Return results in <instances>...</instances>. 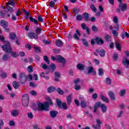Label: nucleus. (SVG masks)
I'll return each mask as SVG.
<instances>
[{
  "instance_id": "nucleus-19",
  "label": "nucleus",
  "mask_w": 129,
  "mask_h": 129,
  "mask_svg": "<svg viewBox=\"0 0 129 129\" xmlns=\"http://www.w3.org/2000/svg\"><path fill=\"white\" fill-rule=\"evenodd\" d=\"M57 114H58V112L57 111H51L50 112V116L53 118L56 117V116H57Z\"/></svg>"
},
{
  "instance_id": "nucleus-2",
  "label": "nucleus",
  "mask_w": 129,
  "mask_h": 129,
  "mask_svg": "<svg viewBox=\"0 0 129 129\" xmlns=\"http://www.w3.org/2000/svg\"><path fill=\"white\" fill-rule=\"evenodd\" d=\"M6 43H7L8 45H4L2 46V49H3V51H5L6 53H10L13 58H17V57L19 56V53L18 52L13 51V48H12V46H11V43H10V42H6Z\"/></svg>"
},
{
  "instance_id": "nucleus-30",
  "label": "nucleus",
  "mask_w": 129,
  "mask_h": 129,
  "mask_svg": "<svg viewBox=\"0 0 129 129\" xmlns=\"http://www.w3.org/2000/svg\"><path fill=\"white\" fill-rule=\"evenodd\" d=\"M3 60L4 61H8L9 59H10V56L7 54H5L2 57Z\"/></svg>"
},
{
  "instance_id": "nucleus-14",
  "label": "nucleus",
  "mask_w": 129,
  "mask_h": 129,
  "mask_svg": "<svg viewBox=\"0 0 129 129\" xmlns=\"http://www.w3.org/2000/svg\"><path fill=\"white\" fill-rule=\"evenodd\" d=\"M54 74H55L54 80L57 82H58V81H59V79L60 77H61V74H60V73L58 72H55Z\"/></svg>"
},
{
  "instance_id": "nucleus-29",
  "label": "nucleus",
  "mask_w": 129,
  "mask_h": 129,
  "mask_svg": "<svg viewBox=\"0 0 129 129\" xmlns=\"http://www.w3.org/2000/svg\"><path fill=\"white\" fill-rule=\"evenodd\" d=\"M55 44L57 47H61L63 45V42L61 40H58L55 41Z\"/></svg>"
},
{
  "instance_id": "nucleus-61",
  "label": "nucleus",
  "mask_w": 129,
  "mask_h": 129,
  "mask_svg": "<svg viewBox=\"0 0 129 129\" xmlns=\"http://www.w3.org/2000/svg\"><path fill=\"white\" fill-rule=\"evenodd\" d=\"M43 43H44L45 44V45H50V44H51V42H50V41H48V40H43Z\"/></svg>"
},
{
  "instance_id": "nucleus-34",
  "label": "nucleus",
  "mask_w": 129,
  "mask_h": 129,
  "mask_svg": "<svg viewBox=\"0 0 129 129\" xmlns=\"http://www.w3.org/2000/svg\"><path fill=\"white\" fill-rule=\"evenodd\" d=\"M99 55L101 57H103L105 55V51L104 49H101L99 51Z\"/></svg>"
},
{
  "instance_id": "nucleus-24",
  "label": "nucleus",
  "mask_w": 129,
  "mask_h": 129,
  "mask_svg": "<svg viewBox=\"0 0 129 129\" xmlns=\"http://www.w3.org/2000/svg\"><path fill=\"white\" fill-rule=\"evenodd\" d=\"M123 64H124V65H127L126 67V68H128L129 60H128V59H126V57H124L123 58Z\"/></svg>"
},
{
  "instance_id": "nucleus-31",
  "label": "nucleus",
  "mask_w": 129,
  "mask_h": 129,
  "mask_svg": "<svg viewBox=\"0 0 129 129\" xmlns=\"http://www.w3.org/2000/svg\"><path fill=\"white\" fill-rule=\"evenodd\" d=\"M56 91V88H55L53 87H50L47 89V91L49 92V93H50V92H54V91Z\"/></svg>"
},
{
  "instance_id": "nucleus-4",
  "label": "nucleus",
  "mask_w": 129,
  "mask_h": 129,
  "mask_svg": "<svg viewBox=\"0 0 129 129\" xmlns=\"http://www.w3.org/2000/svg\"><path fill=\"white\" fill-rule=\"evenodd\" d=\"M29 95L27 94H24L22 97V103L25 107L28 106L29 103Z\"/></svg>"
},
{
  "instance_id": "nucleus-58",
  "label": "nucleus",
  "mask_w": 129,
  "mask_h": 129,
  "mask_svg": "<svg viewBox=\"0 0 129 129\" xmlns=\"http://www.w3.org/2000/svg\"><path fill=\"white\" fill-rule=\"evenodd\" d=\"M37 20H38L39 22H40L41 23H43L44 22L43 18L41 16H38Z\"/></svg>"
},
{
  "instance_id": "nucleus-26",
  "label": "nucleus",
  "mask_w": 129,
  "mask_h": 129,
  "mask_svg": "<svg viewBox=\"0 0 129 129\" xmlns=\"http://www.w3.org/2000/svg\"><path fill=\"white\" fill-rule=\"evenodd\" d=\"M84 67H85L84 65L83 64H81V63H79L77 66V68L79 70H84Z\"/></svg>"
},
{
  "instance_id": "nucleus-12",
  "label": "nucleus",
  "mask_w": 129,
  "mask_h": 129,
  "mask_svg": "<svg viewBox=\"0 0 129 129\" xmlns=\"http://www.w3.org/2000/svg\"><path fill=\"white\" fill-rule=\"evenodd\" d=\"M100 97L101 100H102V101H104V102H106L107 103H108V102H109V100L108 99V98H107V97L103 96V95H102V94H100Z\"/></svg>"
},
{
  "instance_id": "nucleus-33",
  "label": "nucleus",
  "mask_w": 129,
  "mask_h": 129,
  "mask_svg": "<svg viewBox=\"0 0 129 129\" xmlns=\"http://www.w3.org/2000/svg\"><path fill=\"white\" fill-rule=\"evenodd\" d=\"M6 8L8 10V11L10 12L11 14L14 12V9H13V8H12L11 6L9 5H6Z\"/></svg>"
},
{
  "instance_id": "nucleus-18",
  "label": "nucleus",
  "mask_w": 129,
  "mask_h": 129,
  "mask_svg": "<svg viewBox=\"0 0 129 129\" xmlns=\"http://www.w3.org/2000/svg\"><path fill=\"white\" fill-rule=\"evenodd\" d=\"M67 102L69 105L71 104V102H72V95H69L67 97Z\"/></svg>"
},
{
  "instance_id": "nucleus-8",
  "label": "nucleus",
  "mask_w": 129,
  "mask_h": 129,
  "mask_svg": "<svg viewBox=\"0 0 129 129\" xmlns=\"http://www.w3.org/2000/svg\"><path fill=\"white\" fill-rule=\"evenodd\" d=\"M121 1L122 0H118V2H119L120 4L119 5V8L122 11V12H124V11L126 10V8H127V6L126 4H122L121 3Z\"/></svg>"
},
{
  "instance_id": "nucleus-46",
  "label": "nucleus",
  "mask_w": 129,
  "mask_h": 129,
  "mask_svg": "<svg viewBox=\"0 0 129 129\" xmlns=\"http://www.w3.org/2000/svg\"><path fill=\"white\" fill-rule=\"evenodd\" d=\"M113 59L115 61H116V60H117V59H118V54H117V53H116L114 54V55L113 56Z\"/></svg>"
},
{
  "instance_id": "nucleus-6",
  "label": "nucleus",
  "mask_w": 129,
  "mask_h": 129,
  "mask_svg": "<svg viewBox=\"0 0 129 129\" xmlns=\"http://www.w3.org/2000/svg\"><path fill=\"white\" fill-rule=\"evenodd\" d=\"M51 60L52 61H57L58 62H60V63H64L65 62V59L62 57L61 55H57L56 57L54 56H51Z\"/></svg>"
},
{
  "instance_id": "nucleus-21",
  "label": "nucleus",
  "mask_w": 129,
  "mask_h": 129,
  "mask_svg": "<svg viewBox=\"0 0 129 129\" xmlns=\"http://www.w3.org/2000/svg\"><path fill=\"white\" fill-rule=\"evenodd\" d=\"M7 6H12V7H15L16 6V2L13 0H10L9 2L6 3Z\"/></svg>"
},
{
  "instance_id": "nucleus-37",
  "label": "nucleus",
  "mask_w": 129,
  "mask_h": 129,
  "mask_svg": "<svg viewBox=\"0 0 129 129\" xmlns=\"http://www.w3.org/2000/svg\"><path fill=\"white\" fill-rule=\"evenodd\" d=\"M74 82L75 83V84H79L80 83H82V81H81V80L80 79H76L74 80Z\"/></svg>"
},
{
  "instance_id": "nucleus-41",
  "label": "nucleus",
  "mask_w": 129,
  "mask_h": 129,
  "mask_svg": "<svg viewBox=\"0 0 129 129\" xmlns=\"http://www.w3.org/2000/svg\"><path fill=\"white\" fill-rule=\"evenodd\" d=\"M27 70L29 73H32V72H33V68H32V66H29L27 67Z\"/></svg>"
},
{
  "instance_id": "nucleus-20",
  "label": "nucleus",
  "mask_w": 129,
  "mask_h": 129,
  "mask_svg": "<svg viewBox=\"0 0 129 129\" xmlns=\"http://www.w3.org/2000/svg\"><path fill=\"white\" fill-rule=\"evenodd\" d=\"M20 112L18 110H14L11 112V115L12 116H18Z\"/></svg>"
},
{
  "instance_id": "nucleus-7",
  "label": "nucleus",
  "mask_w": 129,
  "mask_h": 129,
  "mask_svg": "<svg viewBox=\"0 0 129 129\" xmlns=\"http://www.w3.org/2000/svg\"><path fill=\"white\" fill-rule=\"evenodd\" d=\"M96 124H93L92 125V127H93L94 129H100L101 128V124L102 123V121L99 119H96Z\"/></svg>"
},
{
  "instance_id": "nucleus-17",
  "label": "nucleus",
  "mask_w": 129,
  "mask_h": 129,
  "mask_svg": "<svg viewBox=\"0 0 129 129\" xmlns=\"http://www.w3.org/2000/svg\"><path fill=\"white\" fill-rule=\"evenodd\" d=\"M101 105V103H100V102H97V103H96L94 108V112H96V111H97V109L98 108V107H100Z\"/></svg>"
},
{
  "instance_id": "nucleus-13",
  "label": "nucleus",
  "mask_w": 129,
  "mask_h": 129,
  "mask_svg": "<svg viewBox=\"0 0 129 129\" xmlns=\"http://www.w3.org/2000/svg\"><path fill=\"white\" fill-rule=\"evenodd\" d=\"M100 107L102 112H103V113H104L106 112V111H107V107L106 106V105H105V104H101V105H100Z\"/></svg>"
},
{
  "instance_id": "nucleus-57",
  "label": "nucleus",
  "mask_w": 129,
  "mask_h": 129,
  "mask_svg": "<svg viewBox=\"0 0 129 129\" xmlns=\"http://www.w3.org/2000/svg\"><path fill=\"white\" fill-rule=\"evenodd\" d=\"M115 44L116 45V49H117V50L119 51H120V45H119V44H118L117 42H116Z\"/></svg>"
},
{
  "instance_id": "nucleus-11",
  "label": "nucleus",
  "mask_w": 129,
  "mask_h": 129,
  "mask_svg": "<svg viewBox=\"0 0 129 129\" xmlns=\"http://www.w3.org/2000/svg\"><path fill=\"white\" fill-rule=\"evenodd\" d=\"M28 36L30 39H35V40L38 39V35L33 32L29 33Z\"/></svg>"
},
{
  "instance_id": "nucleus-3",
  "label": "nucleus",
  "mask_w": 129,
  "mask_h": 129,
  "mask_svg": "<svg viewBox=\"0 0 129 129\" xmlns=\"http://www.w3.org/2000/svg\"><path fill=\"white\" fill-rule=\"evenodd\" d=\"M18 79L20 83H22V84H24V83H26V82H27V76L26 75V74L24 73H21L19 74Z\"/></svg>"
},
{
  "instance_id": "nucleus-42",
  "label": "nucleus",
  "mask_w": 129,
  "mask_h": 129,
  "mask_svg": "<svg viewBox=\"0 0 129 129\" xmlns=\"http://www.w3.org/2000/svg\"><path fill=\"white\" fill-rule=\"evenodd\" d=\"M30 94H31V95H33V96H36L38 94V93H37V92H36V91L31 90L30 91Z\"/></svg>"
},
{
  "instance_id": "nucleus-47",
  "label": "nucleus",
  "mask_w": 129,
  "mask_h": 129,
  "mask_svg": "<svg viewBox=\"0 0 129 129\" xmlns=\"http://www.w3.org/2000/svg\"><path fill=\"white\" fill-rule=\"evenodd\" d=\"M98 73L99 75H100V76H102V75H103V69L100 68L99 69Z\"/></svg>"
},
{
  "instance_id": "nucleus-45",
  "label": "nucleus",
  "mask_w": 129,
  "mask_h": 129,
  "mask_svg": "<svg viewBox=\"0 0 129 129\" xmlns=\"http://www.w3.org/2000/svg\"><path fill=\"white\" fill-rule=\"evenodd\" d=\"M92 31H93V32H97L98 31V29H97V27H96V26H95V25H93L92 26Z\"/></svg>"
},
{
  "instance_id": "nucleus-38",
  "label": "nucleus",
  "mask_w": 129,
  "mask_h": 129,
  "mask_svg": "<svg viewBox=\"0 0 129 129\" xmlns=\"http://www.w3.org/2000/svg\"><path fill=\"white\" fill-rule=\"evenodd\" d=\"M74 89L77 91L80 90V89H81V86L78 84H76L74 86Z\"/></svg>"
},
{
  "instance_id": "nucleus-28",
  "label": "nucleus",
  "mask_w": 129,
  "mask_h": 129,
  "mask_svg": "<svg viewBox=\"0 0 129 129\" xmlns=\"http://www.w3.org/2000/svg\"><path fill=\"white\" fill-rule=\"evenodd\" d=\"M29 19L31 22H32V23H34V24H35V25H38V24H39V23L38 22V20H36L35 18L32 17H29Z\"/></svg>"
},
{
  "instance_id": "nucleus-44",
  "label": "nucleus",
  "mask_w": 129,
  "mask_h": 129,
  "mask_svg": "<svg viewBox=\"0 0 129 129\" xmlns=\"http://www.w3.org/2000/svg\"><path fill=\"white\" fill-rule=\"evenodd\" d=\"M120 96H123L125 94V90H121L119 93Z\"/></svg>"
},
{
  "instance_id": "nucleus-64",
  "label": "nucleus",
  "mask_w": 129,
  "mask_h": 129,
  "mask_svg": "<svg viewBox=\"0 0 129 129\" xmlns=\"http://www.w3.org/2000/svg\"><path fill=\"white\" fill-rule=\"evenodd\" d=\"M109 37L110 36L109 35H106V36H105V40L107 42L109 40Z\"/></svg>"
},
{
  "instance_id": "nucleus-59",
  "label": "nucleus",
  "mask_w": 129,
  "mask_h": 129,
  "mask_svg": "<svg viewBox=\"0 0 129 129\" xmlns=\"http://www.w3.org/2000/svg\"><path fill=\"white\" fill-rule=\"evenodd\" d=\"M28 116L29 118H30V119H32L33 117H34V115L31 112L28 113Z\"/></svg>"
},
{
  "instance_id": "nucleus-36",
  "label": "nucleus",
  "mask_w": 129,
  "mask_h": 129,
  "mask_svg": "<svg viewBox=\"0 0 129 129\" xmlns=\"http://www.w3.org/2000/svg\"><path fill=\"white\" fill-rule=\"evenodd\" d=\"M82 41H83V45H84V46H85V47L88 46V42L87 41V40L86 39L83 38L82 39Z\"/></svg>"
},
{
  "instance_id": "nucleus-10",
  "label": "nucleus",
  "mask_w": 129,
  "mask_h": 129,
  "mask_svg": "<svg viewBox=\"0 0 129 129\" xmlns=\"http://www.w3.org/2000/svg\"><path fill=\"white\" fill-rule=\"evenodd\" d=\"M88 74H92V75H96V72L94 70V69L92 67H89L88 68Z\"/></svg>"
},
{
  "instance_id": "nucleus-43",
  "label": "nucleus",
  "mask_w": 129,
  "mask_h": 129,
  "mask_svg": "<svg viewBox=\"0 0 129 129\" xmlns=\"http://www.w3.org/2000/svg\"><path fill=\"white\" fill-rule=\"evenodd\" d=\"M43 59H44V61H45V62H46V63L47 64H50V61H49V59L48 58V56H47L46 55H45L43 57Z\"/></svg>"
},
{
  "instance_id": "nucleus-32",
  "label": "nucleus",
  "mask_w": 129,
  "mask_h": 129,
  "mask_svg": "<svg viewBox=\"0 0 129 129\" xmlns=\"http://www.w3.org/2000/svg\"><path fill=\"white\" fill-rule=\"evenodd\" d=\"M96 42L97 44H103L104 43L103 40L98 37L96 38Z\"/></svg>"
},
{
  "instance_id": "nucleus-15",
  "label": "nucleus",
  "mask_w": 129,
  "mask_h": 129,
  "mask_svg": "<svg viewBox=\"0 0 129 129\" xmlns=\"http://www.w3.org/2000/svg\"><path fill=\"white\" fill-rule=\"evenodd\" d=\"M83 30H86L88 34H90V29L88 28V27H86V25L85 23H83L81 25Z\"/></svg>"
},
{
  "instance_id": "nucleus-55",
  "label": "nucleus",
  "mask_w": 129,
  "mask_h": 129,
  "mask_svg": "<svg viewBox=\"0 0 129 129\" xmlns=\"http://www.w3.org/2000/svg\"><path fill=\"white\" fill-rule=\"evenodd\" d=\"M106 80L107 84H108L109 85H110V84H111V81L110 80V79L109 78H107L106 79Z\"/></svg>"
},
{
  "instance_id": "nucleus-39",
  "label": "nucleus",
  "mask_w": 129,
  "mask_h": 129,
  "mask_svg": "<svg viewBox=\"0 0 129 129\" xmlns=\"http://www.w3.org/2000/svg\"><path fill=\"white\" fill-rule=\"evenodd\" d=\"M40 76L42 78H45L46 80H48V79H49V77L46 76L45 75V73H42V74L40 75Z\"/></svg>"
},
{
  "instance_id": "nucleus-53",
  "label": "nucleus",
  "mask_w": 129,
  "mask_h": 129,
  "mask_svg": "<svg viewBox=\"0 0 129 129\" xmlns=\"http://www.w3.org/2000/svg\"><path fill=\"white\" fill-rule=\"evenodd\" d=\"M49 5L50 8H54V6H55V2L51 1L49 2Z\"/></svg>"
},
{
  "instance_id": "nucleus-48",
  "label": "nucleus",
  "mask_w": 129,
  "mask_h": 129,
  "mask_svg": "<svg viewBox=\"0 0 129 129\" xmlns=\"http://www.w3.org/2000/svg\"><path fill=\"white\" fill-rule=\"evenodd\" d=\"M15 121L12 120L9 121V125L11 126H15Z\"/></svg>"
},
{
  "instance_id": "nucleus-22",
  "label": "nucleus",
  "mask_w": 129,
  "mask_h": 129,
  "mask_svg": "<svg viewBox=\"0 0 129 129\" xmlns=\"http://www.w3.org/2000/svg\"><path fill=\"white\" fill-rule=\"evenodd\" d=\"M35 33L37 36L38 35H40L41 33H42V28L38 27H36L35 29Z\"/></svg>"
},
{
  "instance_id": "nucleus-50",
  "label": "nucleus",
  "mask_w": 129,
  "mask_h": 129,
  "mask_svg": "<svg viewBox=\"0 0 129 129\" xmlns=\"http://www.w3.org/2000/svg\"><path fill=\"white\" fill-rule=\"evenodd\" d=\"M84 17L86 22L88 21V13H85L84 14Z\"/></svg>"
},
{
  "instance_id": "nucleus-25",
  "label": "nucleus",
  "mask_w": 129,
  "mask_h": 129,
  "mask_svg": "<svg viewBox=\"0 0 129 129\" xmlns=\"http://www.w3.org/2000/svg\"><path fill=\"white\" fill-rule=\"evenodd\" d=\"M13 86L15 89H18V88H19V86H20V83L18 82H13Z\"/></svg>"
},
{
  "instance_id": "nucleus-5",
  "label": "nucleus",
  "mask_w": 129,
  "mask_h": 129,
  "mask_svg": "<svg viewBox=\"0 0 129 129\" xmlns=\"http://www.w3.org/2000/svg\"><path fill=\"white\" fill-rule=\"evenodd\" d=\"M56 103L60 108H62L63 109H67V104L65 102L62 103V102H61V100L56 99Z\"/></svg>"
},
{
  "instance_id": "nucleus-9",
  "label": "nucleus",
  "mask_w": 129,
  "mask_h": 129,
  "mask_svg": "<svg viewBox=\"0 0 129 129\" xmlns=\"http://www.w3.org/2000/svg\"><path fill=\"white\" fill-rule=\"evenodd\" d=\"M81 36V33L79 30H76V33L74 34L73 38H75V40H79V37Z\"/></svg>"
},
{
  "instance_id": "nucleus-16",
  "label": "nucleus",
  "mask_w": 129,
  "mask_h": 129,
  "mask_svg": "<svg viewBox=\"0 0 129 129\" xmlns=\"http://www.w3.org/2000/svg\"><path fill=\"white\" fill-rule=\"evenodd\" d=\"M108 94L112 100H115V96L114 95L113 92L109 91L108 92Z\"/></svg>"
},
{
  "instance_id": "nucleus-49",
  "label": "nucleus",
  "mask_w": 129,
  "mask_h": 129,
  "mask_svg": "<svg viewBox=\"0 0 129 129\" xmlns=\"http://www.w3.org/2000/svg\"><path fill=\"white\" fill-rule=\"evenodd\" d=\"M1 76L2 77V78H7L8 76L7 75V73L5 72H2L1 74Z\"/></svg>"
},
{
  "instance_id": "nucleus-56",
  "label": "nucleus",
  "mask_w": 129,
  "mask_h": 129,
  "mask_svg": "<svg viewBox=\"0 0 129 129\" xmlns=\"http://www.w3.org/2000/svg\"><path fill=\"white\" fill-rule=\"evenodd\" d=\"M112 34H113V36H114L115 37H117L118 33L115 30H112Z\"/></svg>"
},
{
  "instance_id": "nucleus-51",
  "label": "nucleus",
  "mask_w": 129,
  "mask_h": 129,
  "mask_svg": "<svg viewBox=\"0 0 129 129\" xmlns=\"http://www.w3.org/2000/svg\"><path fill=\"white\" fill-rule=\"evenodd\" d=\"M118 21V18L116 16H114L113 18V22L115 23V24H117V22Z\"/></svg>"
},
{
  "instance_id": "nucleus-60",
  "label": "nucleus",
  "mask_w": 129,
  "mask_h": 129,
  "mask_svg": "<svg viewBox=\"0 0 129 129\" xmlns=\"http://www.w3.org/2000/svg\"><path fill=\"white\" fill-rule=\"evenodd\" d=\"M91 9L94 12H96V8H95V6H94V5H91Z\"/></svg>"
},
{
  "instance_id": "nucleus-27",
  "label": "nucleus",
  "mask_w": 129,
  "mask_h": 129,
  "mask_svg": "<svg viewBox=\"0 0 129 129\" xmlns=\"http://www.w3.org/2000/svg\"><path fill=\"white\" fill-rule=\"evenodd\" d=\"M16 37V34L13 32H11L9 34V38L11 39V40H14Z\"/></svg>"
},
{
  "instance_id": "nucleus-52",
  "label": "nucleus",
  "mask_w": 129,
  "mask_h": 129,
  "mask_svg": "<svg viewBox=\"0 0 129 129\" xmlns=\"http://www.w3.org/2000/svg\"><path fill=\"white\" fill-rule=\"evenodd\" d=\"M57 91L59 94H60V95L64 94V92H63V91L61 90L60 88H58L57 89Z\"/></svg>"
},
{
  "instance_id": "nucleus-40",
  "label": "nucleus",
  "mask_w": 129,
  "mask_h": 129,
  "mask_svg": "<svg viewBox=\"0 0 129 129\" xmlns=\"http://www.w3.org/2000/svg\"><path fill=\"white\" fill-rule=\"evenodd\" d=\"M40 67H41V68H43V69H44V70L48 69V66H47V64L44 63H42L41 64Z\"/></svg>"
},
{
  "instance_id": "nucleus-54",
  "label": "nucleus",
  "mask_w": 129,
  "mask_h": 129,
  "mask_svg": "<svg viewBox=\"0 0 129 129\" xmlns=\"http://www.w3.org/2000/svg\"><path fill=\"white\" fill-rule=\"evenodd\" d=\"M81 106L82 107H85L86 106V103L84 101H82L81 102Z\"/></svg>"
},
{
  "instance_id": "nucleus-1",
  "label": "nucleus",
  "mask_w": 129,
  "mask_h": 129,
  "mask_svg": "<svg viewBox=\"0 0 129 129\" xmlns=\"http://www.w3.org/2000/svg\"><path fill=\"white\" fill-rule=\"evenodd\" d=\"M49 104H50V105H53V103L50 97H47L46 98V101L44 104L41 102L38 103L37 109L39 111L45 110V111H48V110H49Z\"/></svg>"
},
{
  "instance_id": "nucleus-23",
  "label": "nucleus",
  "mask_w": 129,
  "mask_h": 129,
  "mask_svg": "<svg viewBox=\"0 0 129 129\" xmlns=\"http://www.w3.org/2000/svg\"><path fill=\"white\" fill-rule=\"evenodd\" d=\"M1 25L3 28H7V27H8V22L5 20H1Z\"/></svg>"
},
{
  "instance_id": "nucleus-62",
  "label": "nucleus",
  "mask_w": 129,
  "mask_h": 129,
  "mask_svg": "<svg viewBox=\"0 0 129 129\" xmlns=\"http://www.w3.org/2000/svg\"><path fill=\"white\" fill-rule=\"evenodd\" d=\"M27 79H28L29 81H31V80L33 79V77L32 76V75H30L27 76Z\"/></svg>"
},
{
  "instance_id": "nucleus-63",
  "label": "nucleus",
  "mask_w": 129,
  "mask_h": 129,
  "mask_svg": "<svg viewBox=\"0 0 129 129\" xmlns=\"http://www.w3.org/2000/svg\"><path fill=\"white\" fill-rule=\"evenodd\" d=\"M2 126H4V120L0 119V129L2 128Z\"/></svg>"
},
{
  "instance_id": "nucleus-35",
  "label": "nucleus",
  "mask_w": 129,
  "mask_h": 129,
  "mask_svg": "<svg viewBox=\"0 0 129 129\" xmlns=\"http://www.w3.org/2000/svg\"><path fill=\"white\" fill-rule=\"evenodd\" d=\"M0 40H2L3 42H5V45H6V46H8V43H9V42L8 41H5V37H4V36L0 35Z\"/></svg>"
}]
</instances>
